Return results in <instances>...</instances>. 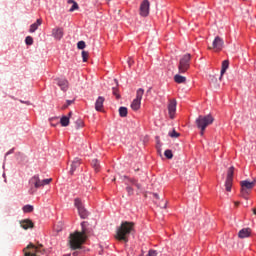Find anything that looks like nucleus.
Wrapping results in <instances>:
<instances>
[{"mask_svg": "<svg viewBox=\"0 0 256 256\" xmlns=\"http://www.w3.org/2000/svg\"><path fill=\"white\" fill-rule=\"evenodd\" d=\"M240 185H241L242 191H251V189H253V187H255L256 185L255 178H253V181H249V180L241 181Z\"/></svg>", "mask_w": 256, "mask_h": 256, "instance_id": "nucleus-12", "label": "nucleus"}, {"mask_svg": "<svg viewBox=\"0 0 256 256\" xmlns=\"http://www.w3.org/2000/svg\"><path fill=\"white\" fill-rule=\"evenodd\" d=\"M177 111V100L170 99L168 103V113L170 119H175V113Z\"/></svg>", "mask_w": 256, "mask_h": 256, "instance_id": "nucleus-10", "label": "nucleus"}, {"mask_svg": "<svg viewBox=\"0 0 256 256\" xmlns=\"http://www.w3.org/2000/svg\"><path fill=\"white\" fill-rule=\"evenodd\" d=\"M73 103V100H67L66 101V105L69 107V105H71Z\"/></svg>", "mask_w": 256, "mask_h": 256, "instance_id": "nucleus-37", "label": "nucleus"}, {"mask_svg": "<svg viewBox=\"0 0 256 256\" xmlns=\"http://www.w3.org/2000/svg\"><path fill=\"white\" fill-rule=\"evenodd\" d=\"M74 205L77 208L81 219H87V210H85V207L83 206V201H81L79 198H76L74 199Z\"/></svg>", "mask_w": 256, "mask_h": 256, "instance_id": "nucleus-8", "label": "nucleus"}, {"mask_svg": "<svg viewBox=\"0 0 256 256\" xmlns=\"http://www.w3.org/2000/svg\"><path fill=\"white\" fill-rule=\"evenodd\" d=\"M154 197H155L156 199H159V194H154Z\"/></svg>", "mask_w": 256, "mask_h": 256, "instance_id": "nucleus-44", "label": "nucleus"}, {"mask_svg": "<svg viewBox=\"0 0 256 256\" xmlns=\"http://www.w3.org/2000/svg\"><path fill=\"white\" fill-rule=\"evenodd\" d=\"M11 153H13V149H11L10 151H8V152L6 153V155H11Z\"/></svg>", "mask_w": 256, "mask_h": 256, "instance_id": "nucleus-40", "label": "nucleus"}, {"mask_svg": "<svg viewBox=\"0 0 256 256\" xmlns=\"http://www.w3.org/2000/svg\"><path fill=\"white\" fill-rule=\"evenodd\" d=\"M169 136L174 138V139H177V137L180 136L179 132L173 130L172 132L169 133Z\"/></svg>", "mask_w": 256, "mask_h": 256, "instance_id": "nucleus-33", "label": "nucleus"}, {"mask_svg": "<svg viewBox=\"0 0 256 256\" xmlns=\"http://www.w3.org/2000/svg\"><path fill=\"white\" fill-rule=\"evenodd\" d=\"M131 109H133V111H139V109H141V100L135 98L131 103Z\"/></svg>", "mask_w": 256, "mask_h": 256, "instance_id": "nucleus-21", "label": "nucleus"}, {"mask_svg": "<svg viewBox=\"0 0 256 256\" xmlns=\"http://www.w3.org/2000/svg\"><path fill=\"white\" fill-rule=\"evenodd\" d=\"M77 47H78V49H85V47H86L85 41H79L77 43Z\"/></svg>", "mask_w": 256, "mask_h": 256, "instance_id": "nucleus-35", "label": "nucleus"}, {"mask_svg": "<svg viewBox=\"0 0 256 256\" xmlns=\"http://www.w3.org/2000/svg\"><path fill=\"white\" fill-rule=\"evenodd\" d=\"M174 81H175V83L181 84V83H185L187 81V78L185 76H181L179 74H176L174 76Z\"/></svg>", "mask_w": 256, "mask_h": 256, "instance_id": "nucleus-23", "label": "nucleus"}, {"mask_svg": "<svg viewBox=\"0 0 256 256\" xmlns=\"http://www.w3.org/2000/svg\"><path fill=\"white\" fill-rule=\"evenodd\" d=\"M69 4H72V7L69 9L70 13H73V11H77L79 9V4L75 2V0H68Z\"/></svg>", "mask_w": 256, "mask_h": 256, "instance_id": "nucleus-24", "label": "nucleus"}, {"mask_svg": "<svg viewBox=\"0 0 256 256\" xmlns=\"http://www.w3.org/2000/svg\"><path fill=\"white\" fill-rule=\"evenodd\" d=\"M133 227H135L133 222H122L120 227L116 230L115 239L127 243L129 241V235H131V232L133 231Z\"/></svg>", "mask_w": 256, "mask_h": 256, "instance_id": "nucleus-2", "label": "nucleus"}, {"mask_svg": "<svg viewBox=\"0 0 256 256\" xmlns=\"http://www.w3.org/2000/svg\"><path fill=\"white\" fill-rule=\"evenodd\" d=\"M163 209H167V200L164 201Z\"/></svg>", "mask_w": 256, "mask_h": 256, "instance_id": "nucleus-39", "label": "nucleus"}, {"mask_svg": "<svg viewBox=\"0 0 256 256\" xmlns=\"http://www.w3.org/2000/svg\"><path fill=\"white\" fill-rule=\"evenodd\" d=\"M235 205H236V207H237V205H239V202H235Z\"/></svg>", "mask_w": 256, "mask_h": 256, "instance_id": "nucleus-48", "label": "nucleus"}, {"mask_svg": "<svg viewBox=\"0 0 256 256\" xmlns=\"http://www.w3.org/2000/svg\"><path fill=\"white\" fill-rule=\"evenodd\" d=\"M225 42L222 40L221 37L216 36L214 41L212 42V47H208V49H214L215 51H222Z\"/></svg>", "mask_w": 256, "mask_h": 256, "instance_id": "nucleus-9", "label": "nucleus"}, {"mask_svg": "<svg viewBox=\"0 0 256 256\" xmlns=\"http://www.w3.org/2000/svg\"><path fill=\"white\" fill-rule=\"evenodd\" d=\"M82 59H83V63H87V59H89V52L82 51Z\"/></svg>", "mask_w": 256, "mask_h": 256, "instance_id": "nucleus-30", "label": "nucleus"}, {"mask_svg": "<svg viewBox=\"0 0 256 256\" xmlns=\"http://www.w3.org/2000/svg\"><path fill=\"white\" fill-rule=\"evenodd\" d=\"M63 256H71V254H64Z\"/></svg>", "mask_w": 256, "mask_h": 256, "instance_id": "nucleus-47", "label": "nucleus"}, {"mask_svg": "<svg viewBox=\"0 0 256 256\" xmlns=\"http://www.w3.org/2000/svg\"><path fill=\"white\" fill-rule=\"evenodd\" d=\"M113 181H115V178L113 179Z\"/></svg>", "mask_w": 256, "mask_h": 256, "instance_id": "nucleus-50", "label": "nucleus"}, {"mask_svg": "<svg viewBox=\"0 0 256 256\" xmlns=\"http://www.w3.org/2000/svg\"><path fill=\"white\" fill-rule=\"evenodd\" d=\"M60 125L62 127H69V117L68 116H62L60 119Z\"/></svg>", "mask_w": 256, "mask_h": 256, "instance_id": "nucleus-25", "label": "nucleus"}, {"mask_svg": "<svg viewBox=\"0 0 256 256\" xmlns=\"http://www.w3.org/2000/svg\"><path fill=\"white\" fill-rule=\"evenodd\" d=\"M149 0H144L140 5L141 17H147L149 15Z\"/></svg>", "mask_w": 256, "mask_h": 256, "instance_id": "nucleus-13", "label": "nucleus"}, {"mask_svg": "<svg viewBox=\"0 0 256 256\" xmlns=\"http://www.w3.org/2000/svg\"><path fill=\"white\" fill-rule=\"evenodd\" d=\"M118 91L117 87L112 88V93L115 95L116 99H121V95H119Z\"/></svg>", "mask_w": 256, "mask_h": 256, "instance_id": "nucleus-32", "label": "nucleus"}, {"mask_svg": "<svg viewBox=\"0 0 256 256\" xmlns=\"http://www.w3.org/2000/svg\"><path fill=\"white\" fill-rule=\"evenodd\" d=\"M43 20L37 19L35 23L30 26L29 33H35L41 27Z\"/></svg>", "mask_w": 256, "mask_h": 256, "instance_id": "nucleus-19", "label": "nucleus"}, {"mask_svg": "<svg viewBox=\"0 0 256 256\" xmlns=\"http://www.w3.org/2000/svg\"><path fill=\"white\" fill-rule=\"evenodd\" d=\"M71 115H73V112H69L67 117H69V118H70V117H71Z\"/></svg>", "mask_w": 256, "mask_h": 256, "instance_id": "nucleus-43", "label": "nucleus"}, {"mask_svg": "<svg viewBox=\"0 0 256 256\" xmlns=\"http://www.w3.org/2000/svg\"><path fill=\"white\" fill-rule=\"evenodd\" d=\"M52 37L57 41H61V39H63V28H53Z\"/></svg>", "mask_w": 256, "mask_h": 256, "instance_id": "nucleus-15", "label": "nucleus"}, {"mask_svg": "<svg viewBox=\"0 0 256 256\" xmlns=\"http://www.w3.org/2000/svg\"><path fill=\"white\" fill-rule=\"evenodd\" d=\"M25 43H26V45H32L33 44V37L27 36L25 38Z\"/></svg>", "mask_w": 256, "mask_h": 256, "instance_id": "nucleus-34", "label": "nucleus"}, {"mask_svg": "<svg viewBox=\"0 0 256 256\" xmlns=\"http://www.w3.org/2000/svg\"><path fill=\"white\" fill-rule=\"evenodd\" d=\"M253 213H254V215H256V208L253 209Z\"/></svg>", "mask_w": 256, "mask_h": 256, "instance_id": "nucleus-45", "label": "nucleus"}, {"mask_svg": "<svg viewBox=\"0 0 256 256\" xmlns=\"http://www.w3.org/2000/svg\"><path fill=\"white\" fill-rule=\"evenodd\" d=\"M51 125H52L53 127H55V124L51 123Z\"/></svg>", "mask_w": 256, "mask_h": 256, "instance_id": "nucleus-49", "label": "nucleus"}, {"mask_svg": "<svg viewBox=\"0 0 256 256\" xmlns=\"http://www.w3.org/2000/svg\"><path fill=\"white\" fill-rule=\"evenodd\" d=\"M23 212H24V213H33V206H31V205H25V206L23 207Z\"/></svg>", "mask_w": 256, "mask_h": 256, "instance_id": "nucleus-29", "label": "nucleus"}, {"mask_svg": "<svg viewBox=\"0 0 256 256\" xmlns=\"http://www.w3.org/2000/svg\"><path fill=\"white\" fill-rule=\"evenodd\" d=\"M77 255H79V252H74V253L72 254V256H77Z\"/></svg>", "mask_w": 256, "mask_h": 256, "instance_id": "nucleus-42", "label": "nucleus"}, {"mask_svg": "<svg viewBox=\"0 0 256 256\" xmlns=\"http://www.w3.org/2000/svg\"><path fill=\"white\" fill-rule=\"evenodd\" d=\"M127 113H128L127 107L122 106V107L119 108L120 117H127Z\"/></svg>", "mask_w": 256, "mask_h": 256, "instance_id": "nucleus-28", "label": "nucleus"}, {"mask_svg": "<svg viewBox=\"0 0 256 256\" xmlns=\"http://www.w3.org/2000/svg\"><path fill=\"white\" fill-rule=\"evenodd\" d=\"M92 167L94 169V171L99 172V169H101V165L99 164V160L97 159H93L92 160Z\"/></svg>", "mask_w": 256, "mask_h": 256, "instance_id": "nucleus-27", "label": "nucleus"}, {"mask_svg": "<svg viewBox=\"0 0 256 256\" xmlns=\"http://www.w3.org/2000/svg\"><path fill=\"white\" fill-rule=\"evenodd\" d=\"M145 94V90L143 88H140L136 92V100L141 101L143 99V95Z\"/></svg>", "mask_w": 256, "mask_h": 256, "instance_id": "nucleus-26", "label": "nucleus"}, {"mask_svg": "<svg viewBox=\"0 0 256 256\" xmlns=\"http://www.w3.org/2000/svg\"><path fill=\"white\" fill-rule=\"evenodd\" d=\"M103 103H105V97L99 96L95 102V109L96 111H102L103 110Z\"/></svg>", "mask_w": 256, "mask_h": 256, "instance_id": "nucleus-17", "label": "nucleus"}, {"mask_svg": "<svg viewBox=\"0 0 256 256\" xmlns=\"http://www.w3.org/2000/svg\"><path fill=\"white\" fill-rule=\"evenodd\" d=\"M128 65H129V67H131V65H133V60H131V58L128 60Z\"/></svg>", "mask_w": 256, "mask_h": 256, "instance_id": "nucleus-38", "label": "nucleus"}, {"mask_svg": "<svg viewBox=\"0 0 256 256\" xmlns=\"http://www.w3.org/2000/svg\"><path fill=\"white\" fill-rule=\"evenodd\" d=\"M20 225L22 229H26V230L33 229L34 227L33 221H31L30 219L22 220L20 222Z\"/></svg>", "mask_w": 256, "mask_h": 256, "instance_id": "nucleus-18", "label": "nucleus"}, {"mask_svg": "<svg viewBox=\"0 0 256 256\" xmlns=\"http://www.w3.org/2000/svg\"><path fill=\"white\" fill-rule=\"evenodd\" d=\"M235 171V167H230L227 172L226 182H225V189L228 193L231 191V187H233V174Z\"/></svg>", "mask_w": 256, "mask_h": 256, "instance_id": "nucleus-7", "label": "nucleus"}, {"mask_svg": "<svg viewBox=\"0 0 256 256\" xmlns=\"http://www.w3.org/2000/svg\"><path fill=\"white\" fill-rule=\"evenodd\" d=\"M164 155H165L166 159H173V151H171V150H166L164 152Z\"/></svg>", "mask_w": 256, "mask_h": 256, "instance_id": "nucleus-31", "label": "nucleus"}, {"mask_svg": "<svg viewBox=\"0 0 256 256\" xmlns=\"http://www.w3.org/2000/svg\"><path fill=\"white\" fill-rule=\"evenodd\" d=\"M24 256H42L45 255V249L43 245L35 246L33 243H30L26 248L23 249Z\"/></svg>", "mask_w": 256, "mask_h": 256, "instance_id": "nucleus-4", "label": "nucleus"}, {"mask_svg": "<svg viewBox=\"0 0 256 256\" xmlns=\"http://www.w3.org/2000/svg\"><path fill=\"white\" fill-rule=\"evenodd\" d=\"M213 121H215V118L211 114L208 115H200L198 118L195 120L196 127L200 129V135L203 137L205 135V130L209 125H213Z\"/></svg>", "mask_w": 256, "mask_h": 256, "instance_id": "nucleus-3", "label": "nucleus"}, {"mask_svg": "<svg viewBox=\"0 0 256 256\" xmlns=\"http://www.w3.org/2000/svg\"><path fill=\"white\" fill-rule=\"evenodd\" d=\"M227 69H229V60H224L222 62L221 77H220V79L223 77V75H225Z\"/></svg>", "mask_w": 256, "mask_h": 256, "instance_id": "nucleus-22", "label": "nucleus"}, {"mask_svg": "<svg viewBox=\"0 0 256 256\" xmlns=\"http://www.w3.org/2000/svg\"><path fill=\"white\" fill-rule=\"evenodd\" d=\"M56 85L60 87L62 91H67L69 89V81L66 79H56Z\"/></svg>", "mask_w": 256, "mask_h": 256, "instance_id": "nucleus-14", "label": "nucleus"}, {"mask_svg": "<svg viewBox=\"0 0 256 256\" xmlns=\"http://www.w3.org/2000/svg\"><path fill=\"white\" fill-rule=\"evenodd\" d=\"M55 119H57V118H52V119H50V121H55Z\"/></svg>", "mask_w": 256, "mask_h": 256, "instance_id": "nucleus-46", "label": "nucleus"}, {"mask_svg": "<svg viewBox=\"0 0 256 256\" xmlns=\"http://www.w3.org/2000/svg\"><path fill=\"white\" fill-rule=\"evenodd\" d=\"M51 181H53V178L41 180V178H39V175H34L29 180V185L31 189H42V187L49 185Z\"/></svg>", "mask_w": 256, "mask_h": 256, "instance_id": "nucleus-5", "label": "nucleus"}, {"mask_svg": "<svg viewBox=\"0 0 256 256\" xmlns=\"http://www.w3.org/2000/svg\"><path fill=\"white\" fill-rule=\"evenodd\" d=\"M189 67H191V54H185L180 58L178 73H187V71H189Z\"/></svg>", "mask_w": 256, "mask_h": 256, "instance_id": "nucleus-6", "label": "nucleus"}, {"mask_svg": "<svg viewBox=\"0 0 256 256\" xmlns=\"http://www.w3.org/2000/svg\"><path fill=\"white\" fill-rule=\"evenodd\" d=\"M238 237L240 239H247V237H251V228H243L238 232Z\"/></svg>", "mask_w": 256, "mask_h": 256, "instance_id": "nucleus-16", "label": "nucleus"}, {"mask_svg": "<svg viewBox=\"0 0 256 256\" xmlns=\"http://www.w3.org/2000/svg\"><path fill=\"white\" fill-rule=\"evenodd\" d=\"M76 125H77V129H79L80 127H83V121L82 120H78L76 122Z\"/></svg>", "mask_w": 256, "mask_h": 256, "instance_id": "nucleus-36", "label": "nucleus"}, {"mask_svg": "<svg viewBox=\"0 0 256 256\" xmlns=\"http://www.w3.org/2000/svg\"><path fill=\"white\" fill-rule=\"evenodd\" d=\"M87 222H82L81 227L82 231H75L71 233L68 238V245L72 251H76V249H81L83 243L87 241V228H85Z\"/></svg>", "mask_w": 256, "mask_h": 256, "instance_id": "nucleus-1", "label": "nucleus"}, {"mask_svg": "<svg viewBox=\"0 0 256 256\" xmlns=\"http://www.w3.org/2000/svg\"><path fill=\"white\" fill-rule=\"evenodd\" d=\"M67 107H69L67 104L62 106V109H67Z\"/></svg>", "mask_w": 256, "mask_h": 256, "instance_id": "nucleus-41", "label": "nucleus"}, {"mask_svg": "<svg viewBox=\"0 0 256 256\" xmlns=\"http://www.w3.org/2000/svg\"><path fill=\"white\" fill-rule=\"evenodd\" d=\"M124 179H126V183H130V185H132L127 187L128 193L135 191V187L136 189H141V184L137 183V180L128 178L127 176H124Z\"/></svg>", "mask_w": 256, "mask_h": 256, "instance_id": "nucleus-11", "label": "nucleus"}, {"mask_svg": "<svg viewBox=\"0 0 256 256\" xmlns=\"http://www.w3.org/2000/svg\"><path fill=\"white\" fill-rule=\"evenodd\" d=\"M81 165V159L75 158L71 164V169H70V175H73L75 173V170Z\"/></svg>", "mask_w": 256, "mask_h": 256, "instance_id": "nucleus-20", "label": "nucleus"}]
</instances>
